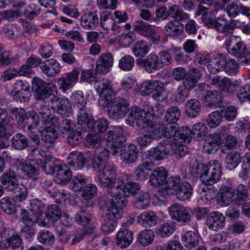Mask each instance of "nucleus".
Segmentation results:
<instances>
[{
    "instance_id": "nucleus-1",
    "label": "nucleus",
    "mask_w": 250,
    "mask_h": 250,
    "mask_svg": "<svg viewBox=\"0 0 250 250\" xmlns=\"http://www.w3.org/2000/svg\"><path fill=\"white\" fill-rule=\"evenodd\" d=\"M106 162L102 158L94 157L92 167L99 173V182L103 188H105L107 193H116L123 182L119 178H117L116 167L113 165H107Z\"/></svg>"
},
{
    "instance_id": "nucleus-2",
    "label": "nucleus",
    "mask_w": 250,
    "mask_h": 250,
    "mask_svg": "<svg viewBox=\"0 0 250 250\" xmlns=\"http://www.w3.org/2000/svg\"><path fill=\"white\" fill-rule=\"evenodd\" d=\"M96 92L99 95V104L103 108L108 107L114 101V103L118 108L122 109L129 106L128 102L124 98L115 99V92L113 90L111 82L106 79L97 80L95 83Z\"/></svg>"
},
{
    "instance_id": "nucleus-3",
    "label": "nucleus",
    "mask_w": 250,
    "mask_h": 250,
    "mask_svg": "<svg viewBox=\"0 0 250 250\" xmlns=\"http://www.w3.org/2000/svg\"><path fill=\"white\" fill-rule=\"evenodd\" d=\"M126 122L132 125L136 121V125L140 129H146L150 133L157 134L155 129L156 122H158V118L155 116L154 110H128Z\"/></svg>"
},
{
    "instance_id": "nucleus-4",
    "label": "nucleus",
    "mask_w": 250,
    "mask_h": 250,
    "mask_svg": "<svg viewBox=\"0 0 250 250\" xmlns=\"http://www.w3.org/2000/svg\"><path fill=\"white\" fill-rule=\"evenodd\" d=\"M110 206L107 210L106 217L101 226L102 231L110 233L117 226V220L123 215V208L126 206V201L125 198H113L110 200Z\"/></svg>"
},
{
    "instance_id": "nucleus-5",
    "label": "nucleus",
    "mask_w": 250,
    "mask_h": 250,
    "mask_svg": "<svg viewBox=\"0 0 250 250\" xmlns=\"http://www.w3.org/2000/svg\"><path fill=\"white\" fill-rule=\"evenodd\" d=\"M228 52L235 57L242 65L250 64V50L239 36H230L225 42Z\"/></svg>"
},
{
    "instance_id": "nucleus-6",
    "label": "nucleus",
    "mask_w": 250,
    "mask_h": 250,
    "mask_svg": "<svg viewBox=\"0 0 250 250\" xmlns=\"http://www.w3.org/2000/svg\"><path fill=\"white\" fill-rule=\"evenodd\" d=\"M105 144L112 150L113 155H117L122 144L125 141L124 131L120 126L111 125L104 136Z\"/></svg>"
},
{
    "instance_id": "nucleus-7",
    "label": "nucleus",
    "mask_w": 250,
    "mask_h": 250,
    "mask_svg": "<svg viewBox=\"0 0 250 250\" xmlns=\"http://www.w3.org/2000/svg\"><path fill=\"white\" fill-rule=\"evenodd\" d=\"M32 89L38 99L53 100L57 95V87L53 83H47L42 79L34 78L32 81Z\"/></svg>"
},
{
    "instance_id": "nucleus-8",
    "label": "nucleus",
    "mask_w": 250,
    "mask_h": 250,
    "mask_svg": "<svg viewBox=\"0 0 250 250\" xmlns=\"http://www.w3.org/2000/svg\"><path fill=\"white\" fill-rule=\"evenodd\" d=\"M222 169L221 164L218 160L210 161L201 176L202 183L206 185L216 183L221 177Z\"/></svg>"
},
{
    "instance_id": "nucleus-9",
    "label": "nucleus",
    "mask_w": 250,
    "mask_h": 250,
    "mask_svg": "<svg viewBox=\"0 0 250 250\" xmlns=\"http://www.w3.org/2000/svg\"><path fill=\"white\" fill-rule=\"evenodd\" d=\"M19 123L25 122L27 129L31 133H36L41 128L40 125V117L38 113L35 110H31L27 113H18L16 115Z\"/></svg>"
},
{
    "instance_id": "nucleus-10",
    "label": "nucleus",
    "mask_w": 250,
    "mask_h": 250,
    "mask_svg": "<svg viewBox=\"0 0 250 250\" xmlns=\"http://www.w3.org/2000/svg\"><path fill=\"white\" fill-rule=\"evenodd\" d=\"M123 182V184L118 188V191L116 193H107V194L111 197L110 199L113 198L119 199L125 198L126 201V204L128 203L126 197L131 195L137 194L140 190V185L135 182H130L125 184L124 180L120 178Z\"/></svg>"
},
{
    "instance_id": "nucleus-11",
    "label": "nucleus",
    "mask_w": 250,
    "mask_h": 250,
    "mask_svg": "<svg viewBox=\"0 0 250 250\" xmlns=\"http://www.w3.org/2000/svg\"><path fill=\"white\" fill-rule=\"evenodd\" d=\"M12 95L17 102L27 101L31 97L29 84L26 81L17 80L13 85Z\"/></svg>"
},
{
    "instance_id": "nucleus-12",
    "label": "nucleus",
    "mask_w": 250,
    "mask_h": 250,
    "mask_svg": "<svg viewBox=\"0 0 250 250\" xmlns=\"http://www.w3.org/2000/svg\"><path fill=\"white\" fill-rule=\"evenodd\" d=\"M28 208L29 211L25 209L21 210V216L26 212L30 218V224L39 222L41 217L42 216L43 211L44 210V204L41 200L35 199L30 201Z\"/></svg>"
},
{
    "instance_id": "nucleus-13",
    "label": "nucleus",
    "mask_w": 250,
    "mask_h": 250,
    "mask_svg": "<svg viewBox=\"0 0 250 250\" xmlns=\"http://www.w3.org/2000/svg\"><path fill=\"white\" fill-rule=\"evenodd\" d=\"M169 213L173 219L182 223L190 221L191 216L187 208L179 204H173L168 208Z\"/></svg>"
},
{
    "instance_id": "nucleus-14",
    "label": "nucleus",
    "mask_w": 250,
    "mask_h": 250,
    "mask_svg": "<svg viewBox=\"0 0 250 250\" xmlns=\"http://www.w3.org/2000/svg\"><path fill=\"white\" fill-rule=\"evenodd\" d=\"M167 142L168 141L146 151L145 153V156L150 161H160L164 159L169 154L168 149L170 144Z\"/></svg>"
},
{
    "instance_id": "nucleus-15",
    "label": "nucleus",
    "mask_w": 250,
    "mask_h": 250,
    "mask_svg": "<svg viewBox=\"0 0 250 250\" xmlns=\"http://www.w3.org/2000/svg\"><path fill=\"white\" fill-rule=\"evenodd\" d=\"M37 152V158L39 162V168L41 167L46 174H53L56 170V166L53 158L49 155H47L44 151L40 152L35 149L34 152Z\"/></svg>"
},
{
    "instance_id": "nucleus-16",
    "label": "nucleus",
    "mask_w": 250,
    "mask_h": 250,
    "mask_svg": "<svg viewBox=\"0 0 250 250\" xmlns=\"http://www.w3.org/2000/svg\"><path fill=\"white\" fill-rule=\"evenodd\" d=\"M121 148V159L125 164H131L137 161L139 156V151L135 145L127 144Z\"/></svg>"
},
{
    "instance_id": "nucleus-17",
    "label": "nucleus",
    "mask_w": 250,
    "mask_h": 250,
    "mask_svg": "<svg viewBox=\"0 0 250 250\" xmlns=\"http://www.w3.org/2000/svg\"><path fill=\"white\" fill-rule=\"evenodd\" d=\"M113 57L110 53L101 55L97 61L96 70L98 74L105 75L108 73L113 64Z\"/></svg>"
},
{
    "instance_id": "nucleus-18",
    "label": "nucleus",
    "mask_w": 250,
    "mask_h": 250,
    "mask_svg": "<svg viewBox=\"0 0 250 250\" xmlns=\"http://www.w3.org/2000/svg\"><path fill=\"white\" fill-rule=\"evenodd\" d=\"M136 64L139 66L145 67L146 71L148 73H151L161 69L158 58L157 55L154 53L149 54L145 59H137Z\"/></svg>"
},
{
    "instance_id": "nucleus-19",
    "label": "nucleus",
    "mask_w": 250,
    "mask_h": 250,
    "mask_svg": "<svg viewBox=\"0 0 250 250\" xmlns=\"http://www.w3.org/2000/svg\"><path fill=\"white\" fill-rule=\"evenodd\" d=\"M33 153L35 154L34 158L28 159L20 165V168L23 173L28 177L35 176L39 172V162L37 158V152L33 151Z\"/></svg>"
},
{
    "instance_id": "nucleus-20",
    "label": "nucleus",
    "mask_w": 250,
    "mask_h": 250,
    "mask_svg": "<svg viewBox=\"0 0 250 250\" xmlns=\"http://www.w3.org/2000/svg\"><path fill=\"white\" fill-rule=\"evenodd\" d=\"M206 222L209 229L218 231L225 226V217L221 213L213 211L207 216Z\"/></svg>"
},
{
    "instance_id": "nucleus-21",
    "label": "nucleus",
    "mask_w": 250,
    "mask_h": 250,
    "mask_svg": "<svg viewBox=\"0 0 250 250\" xmlns=\"http://www.w3.org/2000/svg\"><path fill=\"white\" fill-rule=\"evenodd\" d=\"M217 61L222 66V68H223L228 74L233 75L239 72L238 63L234 59L220 54Z\"/></svg>"
},
{
    "instance_id": "nucleus-22",
    "label": "nucleus",
    "mask_w": 250,
    "mask_h": 250,
    "mask_svg": "<svg viewBox=\"0 0 250 250\" xmlns=\"http://www.w3.org/2000/svg\"><path fill=\"white\" fill-rule=\"evenodd\" d=\"M80 21L82 26L85 29L90 30L96 28L99 24L97 11L85 12L81 16Z\"/></svg>"
},
{
    "instance_id": "nucleus-23",
    "label": "nucleus",
    "mask_w": 250,
    "mask_h": 250,
    "mask_svg": "<svg viewBox=\"0 0 250 250\" xmlns=\"http://www.w3.org/2000/svg\"><path fill=\"white\" fill-rule=\"evenodd\" d=\"M54 180L59 184L65 185L68 183L72 178V173L66 165H58L56 166L54 173Z\"/></svg>"
},
{
    "instance_id": "nucleus-24",
    "label": "nucleus",
    "mask_w": 250,
    "mask_h": 250,
    "mask_svg": "<svg viewBox=\"0 0 250 250\" xmlns=\"http://www.w3.org/2000/svg\"><path fill=\"white\" fill-rule=\"evenodd\" d=\"M79 75V72L77 70H73L67 73L66 77H62L57 81L60 88L65 92L67 89L72 88L77 83Z\"/></svg>"
},
{
    "instance_id": "nucleus-25",
    "label": "nucleus",
    "mask_w": 250,
    "mask_h": 250,
    "mask_svg": "<svg viewBox=\"0 0 250 250\" xmlns=\"http://www.w3.org/2000/svg\"><path fill=\"white\" fill-rule=\"evenodd\" d=\"M158 221V217L151 210L145 211L137 217V222L144 228L155 226Z\"/></svg>"
},
{
    "instance_id": "nucleus-26",
    "label": "nucleus",
    "mask_w": 250,
    "mask_h": 250,
    "mask_svg": "<svg viewBox=\"0 0 250 250\" xmlns=\"http://www.w3.org/2000/svg\"><path fill=\"white\" fill-rule=\"evenodd\" d=\"M42 71L47 76L53 77L61 70L60 63L55 59H50L43 62L40 66Z\"/></svg>"
},
{
    "instance_id": "nucleus-27",
    "label": "nucleus",
    "mask_w": 250,
    "mask_h": 250,
    "mask_svg": "<svg viewBox=\"0 0 250 250\" xmlns=\"http://www.w3.org/2000/svg\"><path fill=\"white\" fill-rule=\"evenodd\" d=\"M167 171L163 167L155 169L149 176V183L152 186L158 187L163 185L167 178Z\"/></svg>"
},
{
    "instance_id": "nucleus-28",
    "label": "nucleus",
    "mask_w": 250,
    "mask_h": 250,
    "mask_svg": "<svg viewBox=\"0 0 250 250\" xmlns=\"http://www.w3.org/2000/svg\"><path fill=\"white\" fill-rule=\"evenodd\" d=\"M133 239V233L126 229L121 228L116 235V244L120 248L130 245Z\"/></svg>"
},
{
    "instance_id": "nucleus-29",
    "label": "nucleus",
    "mask_w": 250,
    "mask_h": 250,
    "mask_svg": "<svg viewBox=\"0 0 250 250\" xmlns=\"http://www.w3.org/2000/svg\"><path fill=\"white\" fill-rule=\"evenodd\" d=\"M193 88L190 82L183 81L182 84L178 86L171 99L176 103H182L188 97L189 92Z\"/></svg>"
},
{
    "instance_id": "nucleus-30",
    "label": "nucleus",
    "mask_w": 250,
    "mask_h": 250,
    "mask_svg": "<svg viewBox=\"0 0 250 250\" xmlns=\"http://www.w3.org/2000/svg\"><path fill=\"white\" fill-rule=\"evenodd\" d=\"M68 165L74 170H80L85 166V159L83 154L79 151L71 152L67 157Z\"/></svg>"
},
{
    "instance_id": "nucleus-31",
    "label": "nucleus",
    "mask_w": 250,
    "mask_h": 250,
    "mask_svg": "<svg viewBox=\"0 0 250 250\" xmlns=\"http://www.w3.org/2000/svg\"><path fill=\"white\" fill-rule=\"evenodd\" d=\"M226 11L228 16L231 18L237 17L239 14L248 17L250 16V8L236 2H231L227 6Z\"/></svg>"
},
{
    "instance_id": "nucleus-32",
    "label": "nucleus",
    "mask_w": 250,
    "mask_h": 250,
    "mask_svg": "<svg viewBox=\"0 0 250 250\" xmlns=\"http://www.w3.org/2000/svg\"><path fill=\"white\" fill-rule=\"evenodd\" d=\"M155 129H156L158 133L152 134L156 137H161L164 136L167 138H170L171 137L175 135L176 133V126L173 124L167 123L165 125H162L160 123L159 121L156 122V125Z\"/></svg>"
},
{
    "instance_id": "nucleus-33",
    "label": "nucleus",
    "mask_w": 250,
    "mask_h": 250,
    "mask_svg": "<svg viewBox=\"0 0 250 250\" xmlns=\"http://www.w3.org/2000/svg\"><path fill=\"white\" fill-rule=\"evenodd\" d=\"M56 96L57 95L53 100H49H49L45 101L42 108L47 109H55L56 108L58 109H68L71 107L67 99L64 97L57 98Z\"/></svg>"
},
{
    "instance_id": "nucleus-34",
    "label": "nucleus",
    "mask_w": 250,
    "mask_h": 250,
    "mask_svg": "<svg viewBox=\"0 0 250 250\" xmlns=\"http://www.w3.org/2000/svg\"><path fill=\"white\" fill-rule=\"evenodd\" d=\"M204 102L208 108L221 107L223 105L221 93L216 90L210 91L205 97Z\"/></svg>"
},
{
    "instance_id": "nucleus-35",
    "label": "nucleus",
    "mask_w": 250,
    "mask_h": 250,
    "mask_svg": "<svg viewBox=\"0 0 250 250\" xmlns=\"http://www.w3.org/2000/svg\"><path fill=\"white\" fill-rule=\"evenodd\" d=\"M101 27L106 30L110 29L112 31H118L120 26L116 23L111 13L108 12L102 13L100 15V22Z\"/></svg>"
},
{
    "instance_id": "nucleus-36",
    "label": "nucleus",
    "mask_w": 250,
    "mask_h": 250,
    "mask_svg": "<svg viewBox=\"0 0 250 250\" xmlns=\"http://www.w3.org/2000/svg\"><path fill=\"white\" fill-rule=\"evenodd\" d=\"M221 138L220 135L216 133H212L208 135L205 139L204 146V150L210 154L218 149Z\"/></svg>"
},
{
    "instance_id": "nucleus-37",
    "label": "nucleus",
    "mask_w": 250,
    "mask_h": 250,
    "mask_svg": "<svg viewBox=\"0 0 250 250\" xmlns=\"http://www.w3.org/2000/svg\"><path fill=\"white\" fill-rule=\"evenodd\" d=\"M56 126H41L39 131L42 134V140L45 144H53L57 138L58 134L55 129Z\"/></svg>"
},
{
    "instance_id": "nucleus-38",
    "label": "nucleus",
    "mask_w": 250,
    "mask_h": 250,
    "mask_svg": "<svg viewBox=\"0 0 250 250\" xmlns=\"http://www.w3.org/2000/svg\"><path fill=\"white\" fill-rule=\"evenodd\" d=\"M198 15H202V21L208 28L213 27L216 18L214 12L209 11L208 8L200 6L198 7Z\"/></svg>"
},
{
    "instance_id": "nucleus-39",
    "label": "nucleus",
    "mask_w": 250,
    "mask_h": 250,
    "mask_svg": "<svg viewBox=\"0 0 250 250\" xmlns=\"http://www.w3.org/2000/svg\"><path fill=\"white\" fill-rule=\"evenodd\" d=\"M0 180L5 188L9 191L19 184L16 174L10 170L4 173L0 177Z\"/></svg>"
},
{
    "instance_id": "nucleus-40",
    "label": "nucleus",
    "mask_w": 250,
    "mask_h": 250,
    "mask_svg": "<svg viewBox=\"0 0 250 250\" xmlns=\"http://www.w3.org/2000/svg\"><path fill=\"white\" fill-rule=\"evenodd\" d=\"M174 142L173 144H169V154L177 160H179L188 153V148L185 146V144H180L178 142Z\"/></svg>"
},
{
    "instance_id": "nucleus-41",
    "label": "nucleus",
    "mask_w": 250,
    "mask_h": 250,
    "mask_svg": "<svg viewBox=\"0 0 250 250\" xmlns=\"http://www.w3.org/2000/svg\"><path fill=\"white\" fill-rule=\"evenodd\" d=\"M233 191L234 203L237 205L243 204L248 198V190L246 186L243 184L238 185Z\"/></svg>"
},
{
    "instance_id": "nucleus-42",
    "label": "nucleus",
    "mask_w": 250,
    "mask_h": 250,
    "mask_svg": "<svg viewBox=\"0 0 250 250\" xmlns=\"http://www.w3.org/2000/svg\"><path fill=\"white\" fill-rule=\"evenodd\" d=\"M168 14L169 16L174 19L175 21H186L189 19L188 14L183 11L181 7L177 4L169 7Z\"/></svg>"
},
{
    "instance_id": "nucleus-43",
    "label": "nucleus",
    "mask_w": 250,
    "mask_h": 250,
    "mask_svg": "<svg viewBox=\"0 0 250 250\" xmlns=\"http://www.w3.org/2000/svg\"><path fill=\"white\" fill-rule=\"evenodd\" d=\"M38 114L41 117V126H57L58 125V120L55 115L50 113L49 110H40Z\"/></svg>"
},
{
    "instance_id": "nucleus-44",
    "label": "nucleus",
    "mask_w": 250,
    "mask_h": 250,
    "mask_svg": "<svg viewBox=\"0 0 250 250\" xmlns=\"http://www.w3.org/2000/svg\"><path fill=\"white\" fill-rule=\"evenodd\" d=\"M176 230L175 223L168 221L161 224L156 229V232L161 237L167 238L170 236Z\"/></svg>"
},
{
    "instance_id": "nucleus-45",
    "label": "nucleus",
    "mask_w": 250,
    "mask_h": 250,
    "mask_svg": "<svg viewBox=\"0 0 250 250\" xmlns=\"http://www.w3.org/2000/svg\"><path fill=\"white\" fill-rule=\"evenodd\" d=\"M220 194V202L223 206H229L233 201L234 202L233 191L230 187H222Z\"/></svg>"
},
{
    "instance_id": "nucleus-46",
    "label": "nucleus",
    "mask_w": 250,
    "mask_h": 250,
    "mask_svg": "<svg viewBox=\"0 0 250 250\" xmlns=\"http://www.w3.org/2000/svg\"><path fill=\"white\" fill-rule=\"evenodd\" d=\"M165 87L164 83L159 80L152 81L151 95L157 101H163L165 99Z\"/></svg>"
},
{
    "instance_id": "nucleus-47",
    "label": "nucleus",
    "mask_w": 250,
    "mask_h": 250,
    "mask_svg": "<svg viewBox=\"0 0 250 250\" xmlns=\"http://www.w3.org/2000/svg\"><path fill=\"white\" fill-rule=\"evenodd\" d=\"M154 239V233L150 229H145L142 230L137 235V241L143 246H147L150 245Z\"/></svg>"
},
{
    "instance_id": "nucleus-48",
    "label": "nucleus",
    "mask_w": 250,
    "mask_h": 250,
    "mask_svg": "<svg viewBox=\"0 0 250 250\" xmlns=\"http://www.w3.org/2000/svg\"><path fill=\"white\" fill-rule=\"evenodd\" d=\"M150 203V194L147 192L141 191L135 198L134 206L139 209H143L148 208Z\"/></svg>"
},
{
    "instance_id": "nucleus-49",
    "label": "nucleus",
    "mask_w": 250,
    "mask_h": 250,
    "mask_svg": "<svg viewBox=\"0 0 250 250\" xmlns=\"http://www.w3.org/2000/svg\"><path fill=\"white\" fill-rule=\"evenodd\" d=\"M88 179L84 175L77 174L72 178L71 187L75 192L81 191L87 184Z\"/></svg>"
},
{
    "instance_id": "nucleus-50",
    "label": "nucleus",
    "mask_w": 250,
    "mask_h": 250,
    "mask_svg": "<svg viewBox=\"0 0 250 250\" xmlns=\"http://www.w3.org/2000/svg\"><path fill=\"white\" fill-rule=\"evenodd\" d=\"M72 106L78 109H84L87 108V100L83 96L82 91H77L71 96Z\"/></svg>"
},
{
    "instance_id": "nucleus-51",
    "label": "nucleus",
    "mask_w": 250,
    "mask_h": 250,
    "mask_svg": "<svg viewBox=\"0 0 250 250\" xmlns=\"http://www.w3.org/2000/svg\"><path fill=\"white\" fill-rule=\"evenodd\" d=\"M241 156L239 152H231L228 154L225 157L226 167L229 170L235 168L241 161Z\"/></svg>"
},
{
    "instance_id": "nucleus-52",
    "label": "nucleus",
    "mask_w": 250,
    "mask_h": 250,
    "mask_svg": "<svg viewBox=\"0 0 250 250\" xmlns=\"http://www.w3.org/2000/svg\"><path fill=\"white\" fill-rule=\"evenodd\" d=\"M174 193L177 198L185 201L190 197L192 193V189L188 183L183 182L181 183V186L174 192Z\"/></svg>"
},
{
    "instance_id": "nucleus-53",
    "label": "nucleus",
    "mask_w": 250,
    "mask_h": 250,
    "mask_svg": "<svg viewBox=\"0 0 250 250\" xmlns=\"http://www.w3.org/2000/svg\"><path fill=\"white\" fill-rule=\"evenodd\" d=\"M150 48L146 41L140 40L135 43L132 48V52L136 57H143L148 53Z\"/></svg>"
},
{
    "instance_id": "nucleus-54",
    "label": "nucleus",
    "mask_w": 250,
    "mask_h": 250,
    "mask_svg": "<svg viewBox=\"0 0 250 250\" xmlns=\"http://www.w3.org/2000/svg\"><path fill=\"white\" fill-rule=\"evenodd\" d=\"M199 237L195 232L189 231L182 237V241L185 247L191 249L199 244Z\"/></svg>"
},
{
    "instance_id": "nucleus-55",
    "label": "nucleus",
    "mask_w": 250,
    "mask_h": 250,
    "mask_svg": "<svg viewBox=\"0 0 250 250\" xmlns=\"http://www.w3.org/2000/svg\"><path fill=\"white\" fill-rule=\"evenodd\" d=\"M250 176V152L245 155V159L241 165V169L239 172V177L243 180H247ZM250 188V180L248 183Z\"/></svg>"
},
{
    "instance_id": "nucleus-56",
    "label": "nucleus",
    "mask_w": 250,
    "mask_h": 250,
    "mask_svg": "<svg viewBox=\"0 0 250 250\" xmlns=\"http://www.w3.org/2000/svg\"><path fill=\"white\" fill-rule=\"evenodd\" d=\"M75 219L79 225L86 226L91 221V214L86 208H81L76 214Z\"/></svg>"
},
{
    "instance_id": "nucleus-57",
    "label": "nucleus",
    "mask_w": 250,
    "mask_h": 250,
    "mask_svg": "<svg viewBox=\"0 0 250 250\" xmlns=\"http://www.w3.org/2000/svg\"><path fill=\"white\" fill-rule=\"evenodd\" d=\"M191 133V130L187 126H182L176 132L174 142H176L177 139L178 142L180 144L186 145L188 143Z\"/></svg>"
},
{
    "instance_id": "nucleus-58",
    "label": "nucleus",
    "mask_w": 250,
    "mask_h": 250,
    "mask_svg": "<svg viewBox=\"0 0 250 250\" xmlns=\"http://www.w3.org/2000/svg\"><path fill=\"white\" fill-rule=\"evenodd\" d=\"M11 142L13 147L19 150L24 149L28 145L27 138L21 133L15 135L12 137Z\"/></svg>"
},
{
    "instance_id": "nucleus-59",
    "label": "nucleus",
    "mask_w": 250,
    "mask_h": 250,
    "mask_svg": "<svg viewBox=\"0 0 250 250\" xmlns=\"http://www.w3.org/2000/svg\"><path fill=\"white\" fill-rule=\"evenodd\" d=\"M10 191L14 194V199L17 202H22L25 200L28 194L27 187L22 184H18Z\"/></svg>"
},
{
    "instance_id": "nucleus-60",
    "label": "nucleus",
    "mask_w": 250,
    "mask_h": 250,
    "mask_svg": "<svg viewBox=\"0 0 250 250\" xmlns=\"http://www.w3.org/2000/svg\"><path fill=\"white\" fill-rule=\"evenodd\" d=\"M17 202L14 199L8 197H4L0 200V205L2 209L8 214L15 213L16 208L15 203Z\"/></svg>"
},
{
    "instance_id": "nucleus-61",
    "label": "nucleus",
    "mask_w": 250,
    "mask_h": 250,
    "mask_svg": "<svg viewBox=\"0 0 250 250\" xmlns=\"http://www.w3.org/2000/svg\"><path fill=\"white\" fill-rule=\"evenodd\" d=\"M28 216L26 212H24L23 216H22V221L25 224V226L22 229V231L27 238L31 237L34 234L35 231L32 226L36 223L30 224V218Z\"/></svg>"
},
{
    "instance_id": "nucleus-62",
    "label": "nucleus",
    "mask_w": 250,
    "mask_h": 250,
    "mask_svg": "<svg viewBox=\"0 0 250 250\" xmlns=\"http://www.w3.org/2000/svg\"><path fill=\"white\" fill-rule=\"evenodd\" d=\"M135 61L134 58L130 55H126L123 57L119 62V68L124 71H128L134 67Z\"/></svg>"
},
{
    "instance_id": "nucleus-63",
    "label": "nucleus",
    "mask_w": 250,
    "mask_h": 250,
    "mask_svg": "<svg viewBox=\"0 0 250 250\" xmlns=\"http://www.w3.org/2000/svg\"><path fill=\"white\" fill-rule=\"evenodd\" d=\"M102 138L98 134H89L84 141V145L89 148H98L101 143Z\"/></svg>"
},
{
    "instance_id": "nucleus-64",
    "label": "nucleus",
    "mask_w": 250,
    "mask_h": 250,
    "mask_svg": "<svg viewBox=\"0 0 250 250\" xmlns=\"http://www.w3.org/2000/svg\"><path fill=\"white\" fill-rule=\"evenodd\" d=\"M109 124L108 121L104 118H100L96 121L93 120L90 128L94 132H104L109 129Z\"/></svg>"
}]
</instances>
